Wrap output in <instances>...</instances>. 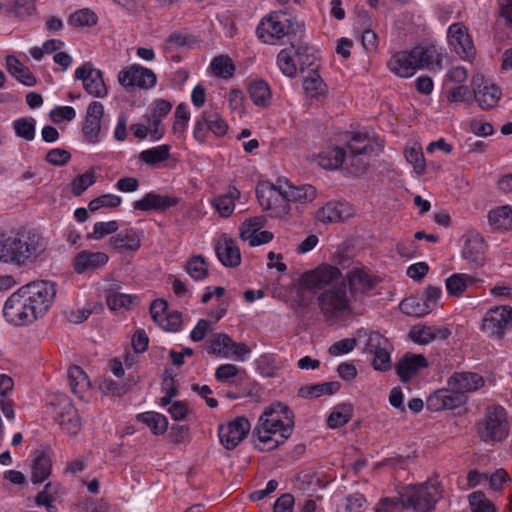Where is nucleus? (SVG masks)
<instances>
[{
  "mask_svg": "<svg viewBox=\"0 0 512 512\" xmlns=\"http://www.w3.org/2000/svg\"><path fill=\"white\" fill-rule=\"evenodd\" d=\"M405 157L409 163L414 166L417 173H423L425 169V159L420 148L412 147L405 152Z\"/></svg>",
  "mask_w": 512,
  "mask_h": 512,
  "instance_id": "69168bd1",
  "label": "nucleus"
},
{
  "mask_svg": "<svg viewBox=\"0 0 512 512\" xmlns=\"http://www.w3.org/2000/svg\"><path fill=\"white\" fill-rule=\"evenodd\" d=\"M96 22V14L88 8L78 10L69 17V24L74 27L92 26Z\"/></svg>",
  "mask_w": 512,
  "mask_h": 512,
  "instance_id": "4d7b16f0",
  "label": "nucleus"
},
{
  "mask_svg": "<svg viewBox=\"0 0 512 512\" xmlns=\"http://www.w3.org/2000/svg\"><path fill=\"white\" fill-rule=\"evenodd\" d=\"M285 183V189L284 193H286V196L288 197V201L293 202H300V203H307L312 202L316 196L317 191L315 187L309 184L300 185V186H294L290 184L288 181H284Z\"/></svg>",
  "mask_w": 512,
  "mask_h": 512,
  "instance_id": "e433bc0d",
  "label": "nucleus"
},
{
  "mask_svg": "<svg viewBox=\"0 0 512 512\" xmlns=\"http://www.w3.org/2000/svg\"><path fill=\"white\" fill-rule=\"evenodd\" d=\"M75 78L82 81L84 90L93 97L103 98L108 93L101 70L94 68L91 62L77 68Z\"/></svg>",
  "mask_w": 512,
  "mask_h": 512,
  "instance_id": "a211bd4d",
  "label": "nucleus"
},
{
  "mask_svg": "<svg viewBox=\"0 0 512 512\" xmlns=\"http://www.w3.org/2000/svg\"><path fill=\"white\" fill-rule=\"evenodd\" d=\"M475 282L473 276L467 274H453L446 279V289L450 295L460 296L469 284Z\"/></svg>",
  "mask_w": 512,
  "mask_h": 512,
  "instance_id": "de8ad7c7",
  "label": "nucleus"
},
{
  "mask_svg": "<svg viewBox=\"0 0 512 512\" xmlns=\"http://www.w3.org/2000/svg\"><path fill=\"white\" fill-rule=\"evenodd\" d=\"M121 197L114 194H103L93 200H91L88 204V208L90 211L95 212L102 207L106 208H115L121 204Z\"/></svg>",
  "mask_w": 512,
  "mask_h": 512,
  "instance_id": "13d9d810",
  "label": "nucleus"
},
{
  "mask_svg": "<svg viewBox=\"0 0 512 512\" xmlns=\"http://www.w3.org/2000/svg\"><path fill=\"white\" fill-rule=\"evenodd\" d=\"M477 433L482 441H502L509 433L507 413L500 405L486 408L485 417L477 424Z\"/></svg>",
  "mask_w": 512,
  "mask_h": 512,
  "instance_id": "1a4fd4ad",
  "label": "nucleus"
},
{
  "mask_svg": "<svg viewBox=\"0 0 512 512\" xmlns=\"http://www.w3.org/2000/svg\"><path fill=\"white\" fill-rule=\"evenodd\" d=\"M447 386L455 389L459 394L467 396L484 386V379L474 372H455L447 379Z\"/></svg>",
  "mask_w": 512,
  "mask_h": 512,
  "instance_id": "4be33fe9",
  "label": "nucleus"
},
{
  "mask_svg": "<svg viewBox=\"0 0 512 512\" xmlns=\"http://www.w3.org/2000/svg\"><path fill=\"white\" fill-rule=\"evenodd\" d=\"M293 49H282L277 56V65L281 72L289 77L294 78L297 75V65L293 58Z\"/></svg>",
  "mask_w": 512,
  "mask_h": 512,
  "instance_id": "09e8293b",
  "label": "nucleus"
},
{
  "mask_svg": "<svg viewBox=\"0 0 512 512\" xmlns=\"http://www.w3.org/2000/svg\"><path fill=\"white\" fill-rule=\"evenodd\" d=\"M474 97L481 109L489 110L497 106L501 91L492 83L482 82L476 85Z\"/></svg>",
  "mask_w": 512,
  "mask_h": 512,
  "instance_id": "bb28decb",
  "label": "nucleus"
},
{
  "mask_svg": "<svg viewBox=\"0 0 512 512\" xmlns=\"http://www.w3.org/2000/svg\"><path fill=\"white\" fill-rule=\"evenodd\" d=\"M427 366V359L422 354L407 353L399 359L395 369L401 381L406 383L421 369Z\"/></svg>",
  "mask_w": 512,
  "mask_h": 512,
  "instance_id": "5701e85b",
  "label": "nucleus"
},
{
  "mask_svg": "<svg viewBox=\"0 0 512 512\" xmlns=\"http://www.w3.org/2000/svg\"><path fill=\"white\" fill-rule=\"evenodd\" d=\"M349 154L343 148L333 147L319 153L317 157L318 164L327 170H334L341 167L344 163H349L355 167L357 172L364 171L368 163L364 157L373 150L370 140L366 134L355 133L347 143Z\"/></svg>",
  "mask_w": 512,
  "mask_h": 512,
  "instance_id": "20e7f679",
  "label": "nucleus"
},
{
  "mask_svg": "<svg viewBox=\"0 0 512 512\" xmlns=\"http://www.w3.org/2000/svg\"><path fill=\"white\" fill-rule=\"evenodd\" d=\"M346 206L338 202H328L318 209L315 218L323 224H332L344 220V210Z\"/></svg>",
  "mask_w": 512,
  "mask_h": 512,
  "instance_id": "f704fd0d",
  "label": "nucleus"
},
{
  "mask_svg": "<svg viewBox=\"0 0 512 512\" xmlns=\"http://www.w3.org/2000/svg\"><path fill=\"white\" fill-rule=\"evenodd\" d=\"M227 130L226 121L214 109L210 108L202 112L194 126L193 135L198 142H204L209 131L217 137H222Z\"/></svg>",
  "mask_w": 512,
  "mask_h": 512,
  "instance_id": "2eb2a0df",
  "label": "nucleus"
},
{
  "mask_svg": "<svg viewBox=\"0 0 512 512\" xmlns=\"http://www.w3.org/2000/svg\"><path fill=\"white\" fill-rule=\"evenodd\" d=\"M15 134L27 141L35 137V120L33 118H19L13 122Z\"/></svg>",
  "mask_w": 512,
  "mask_h": 512,
  "instance_id": "5fc2aeb1",
  "label": "nucleus"
},
{
  "mask_svg": "<svg viewBox=\"0 0 512 512\" xmlns=\"http://www.w3.org/2000/svg\"><path fill=\"white\" fill-rule=\"evenodd\" d=\"M348 283L350 298L353 302L363 301L365 296L378 283V279L370 275L363 267H353L342 280Z\"/></svg>",
  "mask_w": 512,
  "mask_h": 512,
  "instance_id": "f8f14e48",
  "label": "nucleus"
},
{
  "mask_svg": "<svg viewBox=\"0 0 512 512\" xmlns=\"http://www.w3.org/2000/svg\"><path fill=\"white\" fill-rule=\"evenodd\" d=\"M138 419L145 423L155 435L163 434L168 427L167 418L156 412H146L138 415Z\"/></svg>",
  "mask_w": 512,
  "mask_h": 512,
  "instance_id": "49530a36",
  "label": "nucleus"
},
{
  "mask_svg": "<svg viewBox=\"0 0 512 512\" xmlns=\"http://www.w3.org/2000/svg\"><path fill=\"white\" fill-rule=\"evenodd\" d=\"M47 242L35 230H18L0 235V262L26 266L35 263L45 252Z\"/></svg>",
  "mask_w": 512,
  "mask_h": 512,
  "instance_id": "7ed1b4c3",
  "label": "nucleus"
},
{
  "mask_svg": "<svg viewBox=\"0 0 512 512\" xmlns=\"http://www.w3.org/2000/svg\"><path fill=\"white\" fill-rule=\"evenodd\" d=\"M240 196V192L235 187H229L228 191L215 197L212 201L213 207L222 217L230 216L235 208V200Z\"/></svg>",
  "mask_w": 512,
  "mask_h": 512,
  "instance_id": "ea45409f",
  "label": "nucleus"
},
{
  "mask_svg": "<svg viewBox=\"0 0 512 512\" xmlns=\"http://www.w3.org/2000/svg\"><path fill=\"white\" fill-rule=\"evenodd\" d=\"M50 484H46L44 489L35 496V503L39 506H45L48 512H57V507L53 504V495L49 492Z\"/></svg>",
  "mask_w": 512,
  "mask_h": 512,
  "instance_id": "338daca9",
  "label": "nucleus"
},
{
  "mask_svg": "<svg viewBox=\"0 0 512 512\" xmlns=\"http://www.w3.org/2000/svg\"><path fill=\"white\" fill-rule=\"evenodd\" d=\"M250 428V422L244 416L220 425L218 434L221 444L228 450L234 449L245 439Z\"/></svg>",
  "mask_w": 512,
  "mask_h": 512,
  "instance_id": "f3484780",
  "label": "nucleus"
},
{
  "mask_svg": "<svg viewBox=\"0 0 512 512\" xmlns=\"http://www.w3.org/2000/svg\"><path fill=\"white\" fill-rule=\"evenodd\" d=\"M35 11L34 0H15L14 2V14L21 19L31 16Z\"/></svg>",
  "mask_w": 512,
  "mask_h": 512,
  "instance_id": "774afa93",
  "label": "nucleus"
},
{
  "mask_svg": "<svg viewBox=\"0 0 512 512\" xmlns=\"http://www.w3.org/2000/svg\"><path fill=\"white\" fill-rule=\"evenodd\" d=\"M342 278L341 271L332 265L322 264L302 276V284L309 290L327 289Z\"/></svg>",
  "mask_w": 512,
  "mask_h": 512,
  "instance_id": "4468645a",
  "label": "nucleus"
},
{
  "mask_svg": "<svg viewBox=\"0 0 512 512\" xmlns=\"http://www.w3.org/2000/svg\"><path fill=\"white\" fill-rule=\"evenodd\" d=\"M512 326V307L496 306L490 308L482 323V329L490 336L502 338L507 329Z\"/></svg>",
  "mask_w": 512,
  "mask_h": 512,
  "instance_id": "ddd939ff",
  "label": "nucleus"
},
{
  "mask_svg": "<svg viewBox=\"0 0 512 512\" xmlns=\"http://www.w3.org/2000/svg\"><path fill=\"white\" fill-rule=\"evenodd\" d=\"M400 310L408 315L414 317H422L430 313L429 305L426 304L423 298L409 297L400 303Z\"/></svg>",
  "mask_w": 512,
  "mask_h": 512,
  "instance_id": "c03bdc74",
  "label": "nucleus"
},
{
  "mask_svg": "<svg viewBox=\"0 0 512 512\" xmlns=\"http://www.w3.org/2000/svg\"><path fill=\"white\" fill-rule=\"evenodd\" d=\"M388 348L389 341L387 338L378 332L370 333L365 345V351L374 355L372 365L375 370L387 371L390 369L391 359Z\"/></svg>",
  "mask_w": 512,
  "mask_h": 512,
  "instance_id": "6ab92c4d",
  "label": "nucleus"
},
{
  "mask_svg": "<svg viewBox=\"0 0 512 512\" xmlns=\"http://www.w3.org/2000/svg\"><path fill=\"white\" fill-rule=\"evenodd\" d=\"M410 339L418 344L424 345L435 340L433 328L429 326H415L409 332Z\"/></svg>",
  "mask_w": 512,
  "mask_h": 512,
  "instance_id": "052dcab7",
  "label": "nucleus"
},
{
  "mask_svg": "<svg viewBox=\"0 0 512 512\" xmlns=\"http://www.w3.org/2000/svg\"><path fill=\"white\" fill-rule=\"evenodd\" d=\"M157 324L166 331H178L182 324V315L178 311L167 312Z\"/></svg>",
  "mask_w": 512,
  "mask_h": 512,
  "instance_id": "680f3d73",
  "label": "nucleus"
},
{
  "mask_svg": "<svg viewBox=\"0 0 512 512\" xmlns=\"http://www.w3.org/2000/svg\"><path fill=\"white\" fill-rule=\"evenodd\" d=\"M485 248L484 240L479 234L469 233L465 236L462 256L476 268L481 267L485 262Z\"/></svg>",
  "mask_w": 512,
  "mask_h": 512,
  "instance_id": "b1692460",
  "label": "nucleus"
},
{
  "mask_svg": "<svg viewBox=\"0 0 512 512\" xmlns=\"http://www.w3.org/2000/svg\"><path fill=\"white\" fill-rule=\"evenodd\" d=\"M341 387L340 382L330 381L313 385H305L299 388L298 396L304 399L318 398L322 395L336 393Z\"/></svg>",
  "mask_w": 512,
  "mask_h": 512,
  "instance_id": "72a5a7b5",
  "label": "nucleus"
},
{
  "mask_svg": "<svg viewBox=\"0 0 512 512\" xmlns=\"http://www.w3.org/2000/svg\"><path fill=\"white\" fill-rule=\"evenodd\" d=\"M353 417V406L350 403H341L334 407L327 418L329 428L336 429L344 426Z\"/></svg>",
  "mask_w": 512,
  "mask_h": 512,
  "instance_id": "37998d69",
  "label": "nucleus"
},
{
  "mask_svg": "<svg viewBox=\"0 0 512 512\" xmlns=\"http://www.w3.org/2000/svg\"><path fill=\"white\" fill-rule=\"evenodd\" d=\"M488 221L496 230H512V208L504 205L491 210L488 214Z\"/></svg>",
  "mask_w": 512,
  "mask_h": 512,
  "instance_id": "4c0bfd02",
  "label": "nucleus"
},
{
  "mask_svg": "<svg viewBox=\"0 0 512 512\" xmlns=\"http://www.w3.org/2000/svg\"><path fill=\"white\" fill-rule=\"evenodd\" d=\"M303 88L306 95L312 99L324 98L327 86L318 73V66L312 68L303 80Z\"/></svg>",
  "mask_w": 512,
  "mask_h": 512,
  "instance_id": "7c9ffc66",
  "label": "nucleus"
},
{
  "mask_svg": "<svg viewBox=\"0 0 512 512\" xmlns=\"http://www.w3.org/2000/svg\"><path fill=\"white\" fill-rule=\"evenodd\" d=\"M293 427L294 414L287 405L281 402L270 405L252 432V437L259 441L255 448L260 451L277 448L291 436Z\"/></svg>",
  "mask_w": 512,
  "mask_h": 512,
  "instance_id": "f03ea898",
  "label": "nucleus"
},
{
  "mask_svg": "<svg viewBox=\"0 0 512 512\" xmlns=\"http://www.w3.org/2000/svg\"><path fill=\"white\" fill-rule=\"evenodd\" d=\"M104 115V107L101 102H91L86 110L85 121L82 127L85 140L89 143H97L99 141V133L101 131V120Z\"/></svg>",
  "mask_w": 512,
  "mask_h": 512,
  "instance_id": "412c9836",
  "label": "nucleus"
},
{
  "mask_svg": "<svg viewBox=\"0 0 512 512\" xmlns=\"http://www.w3.org/2000/svg\"><path fill=\"white\" fill-rule=\"evenodd\" d=\"M32 461L31 481L34 484L42 483L51 474V459L45 451L36 450Z\"/></svg>",
  "mask_w": 512,
  "mask_h": 512,
  "instance_id": "2f4dec72",
  "label": "nucleus"
},
{
  "mask_svg": "<svg viewBox=\"0 0 512 512\" xmlns=\"http://www.w3.org/2000/svg\"><path fill=\"white\" fill-rule=\"evenodd\" d=\"M95 183V175L92 170L85 172L84 174L76 176L72 183V193L75 196H80L90 186Z\"/></svg>",
  "mask_w": 512,
  "mask_h": 512,
  "instance_id": "bf43d9fd",
  "label": "nucleus"
},
{
  "mask_svg": "<svg viewBox=\"0 0 512 512\" xmlns=\"http://www.w3.org/2000/svg\"><path fill=\"white\" fill-rule=\"evenodd\" d=\"M467 396L459 394L452 387L439 389L431 394L426 401L427 409L430 411L452 410L466 404Z\"/></svg>",
  "mask_w": 512,
  "mask_h": 512,
  "instance_id": "aec40b11",
  "label": "nucleus"
},
{
  "mask_svg": "<svg viewBox=\"0 0 512 512\" xmlns=\"http://www.w3.org/2000/svg\"><path fill=\"white\" fill-rule=\"evenodd\" d=\"M440 498L439 485L425 482L407 487L401 494L400 501L403 508H412L416 512H433Z\"/></svg>",
  "mask_w": 512,
  "mask_h": 512,
  "instance_id": "0eeeda50",
  "label": "nucleus"
},
{
  "mask_svg": "<svg viewBox=\"0 0 512 512\" xmlns=\"http://www.w3.org/2000/svg\"><path fill=\"white\" fill-rule=\"evenodd\" d=\"M248 93L255 105L267 107L271 101V90L263 80H255L248 85Z\"/></svg>",
  "mask_w": 512,
  "mask_h": 512,
  "instance_id": "79ce46f5",
  "label": "nucleus"
},
{
  "mask_svg": "<svg viewBox=\"0 0 512 512\" xmlns=\"http://www.w3.org/2000/svg\"><path fill=\"white\" fill-rule=\"evenodd\" d=\"M241 238L248 241L251 247L269 243L273 239V234L269 231H250L249 229H241Z\"/></svg>",
  "mask_w": 512,
  "mask_h": 512,
  "instance_id": "6e6d98bb",
  "label": "nucleus"
},
{
  "mask_svg": "<svg viewBox=\"0 0 512 512\" xmlns=\"http://www.w3.org/2000/svg\"><path fill=\"white\" fill-rule=\"evenodd\" d=\"M212 72L222 78H230L235 72V66L231 58L227 55H220L215 57L210 64Z\"/></svg>",
  "mask_w": 512,
  "mask_h": 512,
  "instance_id": "8fccbe9b",
  "label": "nucleus"
},
{
  "mask_svg": "<svg viewBox=\"0 0 512 512\" xmlns=\"http://www.w3.org/2000/svg\"><path fill=\"white\" fill-rule=\"evenodd\" d=\"M285 183L278 180V184L261 182L256 187V196L263 210L269 211L274 218H283L290 212L288 197L286 196Z\"/></svg>",
  "mask_w": 512,
  "mask_h": 512,
  "instance_id": "6e6552de",
  "label": "nucleus"
},
{
  "mask_svg": "<svg viewBox=\"0 0 512 512\" xmlns=\"http://www.w3.org/2000/svg\"><path fill=\"white\" fill-rule=\"evenodd\" d=\"M257 34L264 43L272 45L285 36L290 41L296 38L292 32L291 19L284 11L272 12L262 19L257 27Z\"/></svg>",
  "mask_w": 512,
  "mask_h": 512,
  "instance_id": "9d476101",
  "label": "nucleus"
},
{
  "mask_svg": "<svg viewBox=\"0 0 512 512\" xmlns=\"http://www.w3.org/2000/svg\"><path fill=\"white\" fill-rule=\"evenodd\" d=\"M190 119V113L185 104L181 103L176 107L175 110V121L173 124V130L175 133H183L186 129L187 123Z\"/></svg>",
  "mask_w": 512,
  "mask_h": 512,
  "instance_id": "e2e57ef3",
  "label": "nucleus"
},
{
  "mask_svg": "<svg viewBox=\"0 0 512 512\" xmlns=\"http://www.w3.org/2000/svg\"><path fill=\"white\" fill-rule=\"evenodd\" d=\"M110 244L113 249L130 251H136L141 246L140 238L134 229H127L111 237Z\"/></svg>",
  "mask_w": 512,
  "mask_h": 512,
  "instance_id": "58836bf2",
  "label": "nucleus"
},
{
  "mask_svg": "<svg viewBox=\"0 0 512 512\" xmlns=\"http://www.w3.org/2000/svg\"><path fill=\"white\" fill-rule=\"evenodd\" d=\"M468 500L472 512H497L495 505L482 491L471 493Z\"/></svg>",
  "mask_w": 512,
  "mask_h": 512,
  "instance_id": "3c124183",
  "label": "nucleus"
},
{
  "mask_svg": "<svg viewBox=\"0 0 512 512\" xmlns=\"http://www.w3.org/2000/svg\"><path fill=\"white\" fill-rule=\"evenodd\" d=\"M318 306L323 317L327 321H336L352 313V299L347 294L346 283L324 289L317 298Z\"/></svg>",
  "mask_w": 512,
  "mask_h": 512,
  "instance_id": "423d86ee",
  "label": "nucleus"
},
{
  "mask_svg": "<svg viewBox=\"0 0 512 512\" xmlns=\"http://www.w3.org/2000/svg\"><path fill=\"white\" fill-rule=\"evenodd\" d=\"M357 345L355 338H346L338 342H335L328 349V352L332 356H339L351 352Z\"/></svg>",
  "mask_w": 512,
  "mask_h": 512,
  "instance_id": "0e129e2a",
  "label": "nucleus"
},
{
  "mask_svg": "<svg viewBox=\"0 0 512 512\" xmlns=\"http://www.w3.org/2000/svg\"><path fill=\"white\" fill-rule=\"evenodd\" d=\"M6 67L8 72L21 84L32 87L37 83L36 77L30 69L21 63L15 56L8 55L6 57Z\"/></svg>",
  "mask_w": 512,
  "mask_h": 512,
  "instance_id": "c756f323",
  "label": "nucleus"
},
{
  "mask_svg": "<svg viewBox=\"0 0 512 512\" xmlns=\"http://www.w3.org/2000/svg\"><path fill=\"white\" fill-rule=\"evenodd\" d=\"M178 203V197L149 192L142 199L135 201L133 207L140 211L166 210Z\"/></svg>",
  "mask_w": 512,
  "mask_h": 512,
  "instance_id": "393cba45",
  "label": "nucleus"
},
{
  "mask_svg": "<svg viewBox=\"0 0 512 512\" xmlns=\"http://www.w3.org/2000/svg\"><path fill=\"white\" fill-rule=\"evenodd\" d=\"M118 82L126 90L150 89L156 84V75L148 68L133 64L119 72Z\"/></svg>",
  "mask_w": 512,
  "mask_h": 512,
  "instance_id": "9b49d317",
  "label": "nucleus"
},
{
  "mask_svg": "<svg viewBox=\"0 0 512 512\" xmlns=\"http://www.w3.org/2000/svg\"><path fill=\"white\" fill-rule=\"evenodd\" d=\"M108 259L104 252L81 251L74 258V269L77 273L93 271L104 266Z\"/></svg>",
  "mask_w": 512,
  "mask_h": 512,
  "instance_id": "a878e982",
  "label": "nucleus"
},
{
  "mask_svg": "<svg viewBox=\"0 0 512 512\" xmlns=\"http://www.w3.org/2000/svg\"><path fill=\"white\" fill-rule=\"evenodd\" d=\"M55 284L35 281L22 286L5 302L3 315L14 326H26L43 317L54 302Z\"/></svg>",
  "mask_w": 512,
  "mask_h": 512,
  "instance_id": "f257e3e1",
  "label": "nucleus"
},
{
  "mask_svg": "<svg viewBox=\"0 0 512 512\" xmlns=\"http://www.w3.org/2000/svg\"><path fill=\"white\" fill-rule=\"evenodd\" d=\"M120 289L121 287L119 283H112L105 291L106 302L111 310H117L120 308L129 309L137 299L136 297L122 293Z\"/></svg>",
  "mask_w": 512,
  "mask_h": 512,
  "instance_id": "473e14b6",
  "label": "nucleus"
},
{
  "mask_svg": "<svg viewBox=\"0 0 512 512\" xmlns=\"http://www.w3.org/2000/svg\"><path fill=\"white\" fill-rule=\"evenodd\" d=\"M170 157V146L160 145L147 150H143L139 154L141 161L148 165H156L166 161Z\"/></svg>",
  "mask_w": 512,
  "mask_h": 512,
  "instance_id": "a18cd8bd",
  "label": "nucleus"
},
{
  "mask_svg": "<svg viewBox=\"0 0 512 512\" xmlns=\"http://www.w3.org/2000/svg\"><path fill=\"white\" fill-rule=\"evenodd\" d=\"M55 419L61 428L71 436L76 435L81 429L78 412L71 403H66L62 410L57 413Z\"/></svg>",
  "mask_w": 512,
  "mask_h": 512,
  "instance_id": "c85d7f7f",
  "label": "nucleus"
},
{
  "mask_svg": "<svg viewBox=\"0 0 512 512\" xmlns=\"http://www.w3.org/2000/svg\"><path fill=\"white\" fill-rule=\"evenodd\" d=\"M219 261L226 267H236L241 262V254L232 239L219 241L215 247Z\"/></svg>",
  "mask_w": 512,
  "mask_h": 512,
  "instance_id": "cd10ccee",
  "label": "nucleus"
},
{
  "mask_svg": "<svg viewBox=\"0 0 512 512\" xmlns=\"http://www.w3.org/2000/svg\"><path fill=\"white\" fill-rule=\"evenodd\" d=\"M232 339L226 334H216L210 340L208 352L215 355H220L225 358H230L229 348Z\"/></svg>",
  "mask_w": 512,
  "mask_h": 512,
  "instance_id": "864d4df0",
  "label": "nucleus"
},
{
  "mask_svg": "<svg viewBox=\"0 0 512 512\" xmlns=\"http://www.w3.org/2000/svg\"><path fill=\"white\" fill-rule=\"evenodd\" d=\"M187 273L195 280H203L208 276V268L204 258L200 255L191 257L186 263Z\"/></svg>",
  "mask_w": 512,
  "mask_h": 512,
  "instance_id": "603ef678",
  "label": "nucleus"
},
{
  "mask_svg": "<svg viewBox=\"0 0 512 512\" xmlns=\"http://www.w3.org/2000/svg\"><path fill=\"white\" fill-rule=\"evenodd\" d=\"M448 42L454 51L463 60L472 61L476 55V49L466 26L461 23H453L447 32Z\"/></svg>",
  "mask_w": 512,
  "mask_h": 512,
  "instance_id": "dca6fc26",
  "label": "nucleus"
},
{
  "mask_svg": "<svg viewBox=\"0 0 512 512\" xmlns=\"http://www.w3.org/2000/svg\"><path fill=\"white\" fill-rule=\"evenodd\" d=\"M437 51L434 46L417 45L411 50L395 53L387 62L391 72L402 78L412 77L417 70L433 65Z\"/></svg>",
  "mask_w": 512,
  "mask_h": 512,
  "instance_id": "39448f33",
  "label": "nucleus"
},
{
  "mask_svg": "<svg viewBox=\"0 0 512 512\" xmlns=\"http://www.w3.org/2000/svg\"><path fill=\"white\" fill-rule=\"evenodd\" d=\"M68 380L72 392L79 398L90 388V381L84 370L79 366H71L68 369Z\"/></svg>",
  "mask_w": 512,
  "mask_h": 512,
  "instance_id": "a19ab883",
  "label": "nucleus"
},
{
  "mask_svg": "<svg viewBox=\"0 0 512 512\" xmlns=\"http://www.w3.org/2000/svg\"><path fill=\"white\" fill-rule=\"evenodd\" d=\"M290 44L297 58L300 70L304 71V69L308 67L314 68L317 59L314 48L296 38L291 40Z\"/></svg>",
  "mask_w": 512,
  "mask_h": 512,
  "instance_id": "c9c22d12",
  "label": "nucleus"
}]
</instances>
